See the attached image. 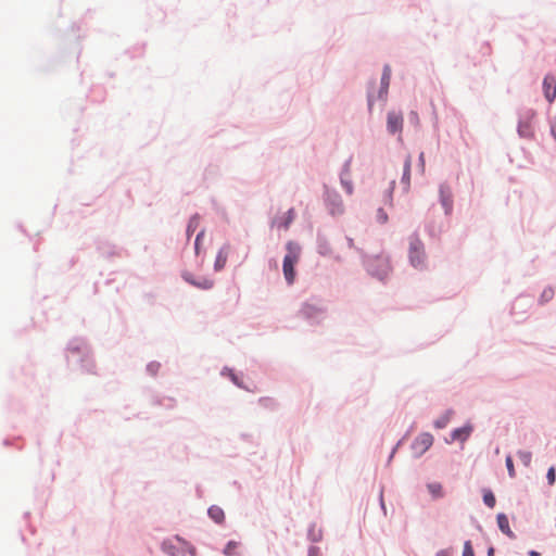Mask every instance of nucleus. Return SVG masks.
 <instances>
[{
    "mask_svg": "<svg viewBox=\"0 0 556 556\" xmlns=\"http://www.w3.org/2000/svg\"><path fill=\"white\" fill-rule=\"evenodd\" d=\"M287 254L283 258L282 270L288 285H292L295 280L294 266L298 264L301 254V248L298 243L289 241L286 244Z\"/></svg>",
    "mask_w": 556,
    "mask_h": 556,
    "instance_id": "nucleus-1",
    "label": "nucleus"
},
{
    "mask_svg": "<svg viewBox=\"0 0 556 556\" xmlns=\"http://www.w3.org/2000/svg\"><path fill=\"white\" fill-rule=\"evenodd\" d=\"M408 260L413 267L417 269L426 268L425 245L418 236L409 238Z\"/></svg>",
    "mask_w": 556,
    "mask_h": 556,
    "instance_id": "nucleus-2",
    "label": "nucleus"
},
{
    "mask_svg": "<svg viewBox=\"0 0 556 556\" xmlns=\"http://www.w3.org/2000/svg\"><path fill=\"white\" fill-rule=\"evenodd\" d=\"M367 268L372 276L382 280L391 271L390 260L383 255H376L367 261Z\"/></svg>",
    "mask_w": 556,
    "mask_h": 556,
    "instance_id": "nucleus-3",
    "label": "nucleus"
},
{
    "mask_svg": "<svg viewBox=\"0 0 556 556\" xmlns=\"http://www.w3.org/2000/svg\"><path fill=\"white\" fill-rule=\"evenodd\" d=\"M390 79H391V67H390V65L387 64L383 67L382 76L380 79V87L377 91V96H375L374 89L368 92L369 102L386 100L389 85H390Z\"/></svg>",
    "mask_w": 556,
    "mask_h": 556,
    "instance_id": "nucleus-4",
    "label": "nucleus"
},
{
    "mask_svg": "<svg viewBox=\"0 0 556 556\" xmlns=\"http://www.w3.org/2000/svg\"><path fill=\"white\" fill-rule=\"evenodd\" d=\"M325 195V201L330 214L340 215L344 212L342 199L336 191L326 189Z\"/></svg>",
    "mask_w": 556,
    "mask_h": 556,
    "instance_id": "nucleus-5",
    "label": "nucleus"
},
{
    "mask_svg": "<svg viewBox=\"0 0 556 556\" xmlns=\"http://www.w3.org/2000/svg\"><path fill=\"white\" fill-rule=\"evenodd\" d=\"M433 444L432 434L425 432L419 434L412 444V450L415 455L420 456L426 453Z\"/></svg>",
    "mask_w": 556,
    "mask_h": 556,
    "instance_id": "nucleus-6",
    "label": "nucleus"
},
{
    "mask_svg": "<svg viewBox=\"0 0 556 556\" xmlns=\"http://www.w3.org/2000/svg\"><path fill=\"white\" fill-rule=\"evenodd\" d=\"M323 313L324 309L320 305L309 302L304 303L299 312L301 317L311 321H317Z\"/></svg>",
    "mask_w": 556,
    "mask_h": 556,
    "instance_id": "nucleus-7",
    "label": "nucleus"
},
{
    "mask_svg": "<svg viewBox=\"0 0 556 556\" xmlns=\"http://www.w3.org/2000/svg\"><path fill=\"white\" fill-rule=\"evenodd\" d=\"M543 91L546 101L553 102L556 97V79L554 76H545L543 80Z\"/></svg>",
    "mask_w": 556,
    "mask_h": 556,
    "instance_id": "nucleus-8",
    "label": "nucleus"
},
{
    "mask_svg": "<svg viewBox=\"0 0 556 556\" xmlns=\"http://www.w3.org/2000/svg\"><path fill=\"white\" fill-rule=\"evenodd\" d=\"M403 125V118L401 115L390 113L388 116V129L391 134L401 131Z\"/></svg>",
    "mask_w": 556,
    "mask_h": 556,
    "instance_id": "nucleus-9",
    "label": "nucleus"
},
{
    "mask_svg": "<svg viewBox=\"0 0 556 556\" xmlns=\"http://www.w3.org/2000/svg\"><path fill=\"white\" fill-rule=\"evenodd\" d=\"M440 198H441V203L445 210V213L450 214L452 211V203H453L452 193H451L450 189L446 187H441L440 188Z\"/></svg>",
    "mask_w": 556,
    "mask_h": 556,
    "instance_id": "nucleus-10",
    "label": "nucleus"
},
{
    "mask_svg": "<svg viewBox=\"0 0 556 556\" xmlns=\"http://www.w3.org/2000/svg\"><path fill=\"white\" fill-rule=\"evenodd\" d=\"M472 431V426L471 425H466L462 428H457L455 429L453 432H452V440L453 441H466L468 439V437L470 435Z\"/></svg>",
    "mask_w": 556,
    "mask_h": 556,
    "instance_id": "nucleus-11",
    "label": "nucleus"
},
{
    "mask_svg": "<svg viewBox=\"0 0 556 556\" xmlns=\"http://www.w3.org/2000/svg\"><path fill=\"white\" fill-rule=\"evenodd\" d=\"M496 520H497V526H498L500 530L503 533H505L506 535H508L509 538L514 539L515 534L509 527V521H508L507 516L504 514H498Z\"/></svg>",
    "mask_w": 556,
    "mask_h": 556,
    "instance_id": "nucleus-12",
    "label": "nucleus"
},
{
    "mask_svg": "<svg viewBox=\"0 0 556 556\" xmlns=\"http://www.w3.org/2000/svg\"><path fill=\"white\" fill-rule=\"evenodd\" d=\"M228 253H229L228 247H224L218 251L216 260H215V264H214V267L216 270H220L225 267L227 260H228Z\"/></svg>",
    "mask_w": 556,
    "mask_h": 556,
    "instance_id": "nucleus-13",
    "label": "nucleus"
},
{
    "mask_svg": "<svg viewBox=\"0 0 556 556\" xmlns=\"http://www.w3.org/2000/svg\"><path fill=\"white\" fill-rule=\"evenodd\" d=\"M410 167H412V156L407 155L404 162V172L402 177V182L405 185V190L407 191L410 185Z\"/></svg>",
    "mask_w": 556,
    "mask_h": 556,
    "instance_id": "nucleus-14",
    "label": "nucleus"
},
{
    "mask_svg": "<svg viewBox=\"0 0 556 556\" xmlns=\"http://www.w3.org/2000/svg\"><path fill=\"white\" fill-rule=\"evenodd\" d=\"M208 516L217 523H223L225 520V513L224 510L216 505H213L208 508Z\"/></svg>",
    "mask_w": 556,
    "mask_h": 556,
    "instance_id": "nucleus-15",
    "label": "nucleus"
},
{
    "mask_svg": "<svg viewBox=\"0 0 556 556\" xmlns=\"http://www.w3.org/2000/svg\"><path fill=\"white\" fill-rule=\"evenodd\" d=\"M294 217H295L294 208H290L286 213V216L283 218L277 220L276 223H277L278 227L288 229L289 226L291 225V223L293 222Z\"/></svg>",
    "mask_w": 556,
    "mask_h": 556,
    "instance_id": "nucleus-16",
    "label": "nucleus"
},
{
    "mask_svg": "<svg viewBox=\"0 0 556 556\" xmlns=\"http://www.w3.org/2000/svg\"><path fill=\"white\" fill-rule=\"evenodd\" d=\"M200 227V216L193 215L187 226V236L190 237Z\"/></svg>",
    "mask_w": 556,
    "mask_h": 556,
    "instance_id": "nucleus-17",
    "label": "nucleus"
},
{
    "mask_svg": "<svg viewBox=\"0 0 556 556\" xmlns=\"http://www.w3.org/2000/svg\"><path fill=\"white\" fill-rule=\"evenodd\" d=\"M452 414H453L452 410H447L445 414H443L441 417H439L434 421V427L438 429L445 428L447 426V424L450 422Z\"/></svg>",
    "mask_w": 556,
    "mask_h": 556,
    "instance_id": "nucleus-18",
    "label": "nucleus"
},
{
    "mask_svg": "<svg viewBox=\"0 0 556 556\" xmlns=\"http://www.w3.org/2000/svg\"><path fill=\"white\" fill-rule=\"evenodd\" d=\"M429 492L434 498H439L443 496V489L441 483L439 482H432L427 485Z\"/></svg>",
    "mask_w": 556,
    "mask_h": 556,
    "instance_id": "nucleus-19",
    "label": "nucleus"
},
{
    "mask_svg": "<svg viewBox=\"0 0 556 556\" xmlns=\"http://www.w3.org/2000/svg\"><path fill=\"white\" fill-rule=\"evenodd\" d=\"M518 457L520 459V462L526 466H530L531 464V460H532V454L528 451H519L518 452Z\"/></svg>",
    "mask_w": 556,
    "mask_h": 556,
    "instance_id": "nucleus-20",
    "label": "nucleus"
},
{
    "mask_svg": "<svg viewBox=\"0 0 556 556\" xmlns=\"http://www.w3.org/2000/svg\"><path fill=\"white\" fill-rule=\"evenodd\" d=\"M483 502L488 507L493 508L496 503L494 494L491 491H485L483 494Z\"/></svg>",
    "mask_w": 556,
    "mask_h": 556,
    "instance_id": "nucleus-21",
    "label": "nucleus"
},
{
    "mask_svg": "<svg viewBox=\"0 0 556 556\" xmlns=\"http://www.w3.org/2000/svg\"><path fill=\"white\" fill-rule=\"evenodd\" d=\"M238 546H239V543H238V542H236V541H230V542H228V543H227V545H226V546H225V548H224V554H225L226 556H232V555H235V553H236V551H237Z\"/></svg>",
    "mask_w": 556,
    "mask_h": 556,
    "instance_id": "nucleus-22",
    "label": "nucleus"
},
{
    "mask_svg": "<svg viewBox=\"0 0 556 556\" xmlns=\"http://www.w3.org/2000/svg\"><path fill=\"white\" fill-rule=\"evenodd\" d=\"M189 282H191L192 285L201 288V289H211L213 287V281L210 280V279H202L201 281H193V280H190L189 278H186Z\"/></svg>",
    "mask_w": 556,
    "mask_h": 556,
    "instance_id": "nucleus-23",
    "label": "nucleus"
},
{
    "mask_svg": "<svg viewBox=\"0 0 556 556\" xmlns=\"http://www.w3.org/2000/svg\"><path fill=\"white\" fill-rule=\"evenodd\" d=\"M506 467H507L509 476L511 478H514L516 476V471H515L513 458L509 455L506 457Z\"/></svg>",
    "mask_w": 556,
    "mask_h": 556,
    "instance_id": "nucleus-24",
    "label": "nucleus"
},
{
    "mask_svg": "<svg viewBox=\"0 0 556 556\" xmlns=\"http://www.w3.org/2000/svg\"><path fill=\"white\" fill-rule=\"evenodd\" d=\"M341 184L346 191L348 194H352L353 192V185L350 180L345 179L343 176L341 177Z\"/></svg>",
    "mask_w": 556,
    "mask_h": 556,
    "instance_id": "nucleus-25",
    "label": "nucleus"
},
{
    "mask_svg": "<svg viewBox=\"0 0 556 556\" xmlns=\"http://www.w3.org/2000/svg\"><path fill=\"white\" fill-rule=\"evenodd\" d=\"M546 479H547V482H548L549 485H553L555 483L556 472H555V468L554 467H551L547 470Z\"/></svg>",
    "mask_w": 556,
    "mask_h": 556,
    "instance_id": "nucleus-26",
    "label": "nucleus"
},
{
    "mask_svg": "<svg viewBox=\"0 0 556 556\" xmlns=\"http://www.w3.org/2000/svg\"><path fill=\"white\" fill-rule=\"evenodd\" d=\"M377 219L381 224H384L388 222V214L386 213V211L383 208H379L377 211Z\"/></svg>",
    "mask_w": 556,
    "mask_h": 556,
    "instance_id": "nucleus-27",
    "label": "nucleus"
},
{
    "mask_svg": "<svg viewBox=\"0 0 556 556\" xmlns=\"http://www.w3.org/2000/svg\"><path fill=\"white\" fill-rule=\"evenodd\" d=\"M463 556H475L471 543L469 541L465 542Z\"/></svg>",
    "mask_w": 556,
    "mask_h": 556,
    "instance_id": "nucleus-28",
    "label": "nucleus"
},
{
    "mask_svg": "<svg viewBox=\"0 0 556 556\" xmlns=\"http://www.w3.org/2000/svg\"><path fill=\"white\" fill-rule=\"evenodd\" d=\"M554 296V290L551 289V288H547L545 289L543 292H542V295H541V299L542 301H549Z\"/></svg>",
    "mask_w": 556,
    "mask_h": 556,
    "instance_id": "nucleus-29",
    "label": "nucleus"
},
{
    "mask_svg": "<svg viewBox=\"0 0 556 556\" xmlns=\"http://www.w3.org/2000/svg\"><path fill=\"white\" fill-rule=\"evenodd\" d=\"M204 236V230H201L198 235H197V238H195V242H194V248H195V252L199 253V250H200V241L201 239L203 238Z\"/></svg>",
    "mask_w": 556,
    "mask_h": 556,
    "instance_id": "nucleus-30",
    "label": "nucleus"
},
{
    "mask_svg": "<svg viewBox=\"0 0 556 556\" xmlns=\"http://www.w3.org/2000/svg\"><path fill=\"white\" fill-rule=\"evenodd\" d=\"M437 556H452V555L448 551L443 549V551L438 552Z\"/></svg>",
    "mask_w": 556,
    "mask_h": 556,
    "instance_id": "nucleus-31",
    "label": "nucleus"
},
{
    "mask_svg": "<svg viewBox=\"0 0 556 556\" xmlns=\"http://www.w3.org/2000/svg\"><path fill=\"white\" fill-rule=\"evenodd\" d=\"M260 402H261L263 405L267 406V405H269V404L271 403V400H270V399L265 397V399H261V400H260Z\"/></svg>",
    "mask_w": 556,
    "mask_h": 556,
    "instance_id": "nucleus-32",
    "label": "nucleus"
},
{
    "mask_svg": "<svg viewBox=\"0 0 556 556\" xmlns=\"http://www.w3.org/2000/svg\"><path fill=\"white\" fill-rule=\"evenodd\" d=\"M419 161H420V163H421V167L424 168V166H425V155H424V153H422V152H421V153H420V155H419Z\"/></svg>",
    "mask_w": 556,
    "mask_h": 556,
    "instance_id": "nucleus-33",
    "label": "nucleus"
},
{
    "mask_svg": "<svg viewBox=\"0 0 556 556\" xmlns=\"http://www.w3.org/2000/svg\"><path fill=\"white\" fill-rule=\"evenodd\" d=\"M552 134L556 139V122L552 125Z\"/></svg>",
    "mask_w": 556,
    "mask_h": 556,
    "instance_id": "nucleus-34",
    "label": "nucleus"
},
{
    "mask_svg": "<svg viewBox=\"0 0 556 556\" xmlns=\"http://www.w3.org/2000/svg\"><path fill=\"white\" fill-rule=\"evenodd\" d=\"M529 555H530V556H540V553H539V552H536V551H531V552L529 553Z\"/></svg>",
    "mask_w": 556,
    "mask_h": 556,
    "instance_id": "nucleus-35",
    "label": "nucleus"
},
{
    "mask_svg": "<svg viewBox=\"0 0 556 556\" xmlns=\"http://www.w3.org/2000/svg\"><path fill=\"white\" fill-rule=\"evenodd\" d=\"M393 189H394V181L391 182L390 193H392Z\"/></svg>",
    "mask_w": 556,
    "mask_h": 556,
    "instance_id": "nucleus-36",
    "label": "nucleus"
},
{
    "mask_svg": "<svg viewBox=\"0 0 556 556\" xmlns=\"http://www.w3.org/2000/svg\"><path fill=\"white\" fill-rule=\"evenodd\" d=\"M349 244H350V247H352V245H353V239H350V240H349Z\"/></svg>",
    "mask_w": 556,
    "mask_h": 556,
    "instance_id": "nucleus-37",
    "label": "nucleus"
},
{
    "mask_svg": "<svg viewBox=\"0 0 556 556\" xmlns=\"http://www.w3.org/2000/svg\"><path fill=\"white\" fill-rule=\"evenodd\" d=\"M492 554H493V549L491 548V549L489 551V556H492Z\"/></svg>",
    "mask_w": 556,
    "mask_h": 556,
    "instance_id": "nucleus-38",
    "label": "nucleus"
},
{
    "mask_svg": "<svg viewBox=\"0 0 556 556\" xmlns=\"http://www.w3.org/2000/svg\"><path fill=\"white\" fill-rule=\"evenodd\" d=\"M381 506L384 508V503H383V501H382V500H381Z\"/></svg>",
    "mask_w": 556,
    "mask_h": 556,
    "instance_id": "nucleus-39",
    "label": "nucleus"
}]
</instances>
